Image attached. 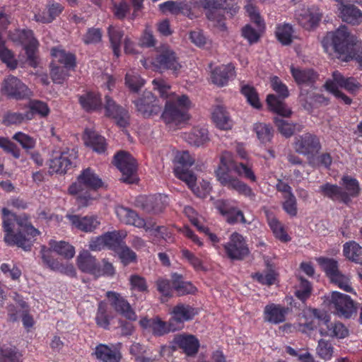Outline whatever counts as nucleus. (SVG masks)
I'll use <instances>...</instances> for the list:
<instances>
[{"mask_svg": "<svg viewBox=\"0 0 362 362\" xmlns=\"http://www.w3.org/2000/svg\"><path fill=\"white\" fill-rule=\"evenodd\" d=\"M4 241L8 246H16L30 251L36 238L40 234L27 220L20 219L7 208L2 209Z\"/></svg>", "mask_w": 362, "mask_h": 362, "instance_id": "1", "label": "nucleus"}, {"mask_svg": "<svg viewBox=\"0 0 362 362\" xmlns=\"http://www.w3.org/2000/svg\"><path fill=\"white\" fill-rule=\"evenodd\" d=\"M50 248L42 245L40 253L43 263L51 270L59 272L70 276L76 275V269L71 264H63L53 256V251L66 259L73 258L75 255V247L66 241L50 240Z\"/></svg>", "mask_w": 362, "mask_h": 362, "instance_id": "2", "label": "nucleus"}, {"mask_svg": "<svg viewBox=\"0 0 362 362\" xmlns=\"http://www.w3.org/2000/svg\"><path fill=\"white\" fill-rule=\"evenodd\" d=\"M356 39L351 35L346 25H341L334 32H328L322 40V45L326 52L332 49L342 60L356 46Z\"/></svg>", "mask_w": 362, "mask_h": 362, "instance_id": "3", "label": "nucleus"}, {"mask_svg": "<svg viewBox=\"0 0 362 362\" xmlns=\"http://www.w3.org/2000/svg\"><path fill=\"white\" fill-rule=\"evenodd\" d=\"M103 182L99 176L90 168L83 170L77 177V182L71 184L68 189L69 193L72 195L78 194V200L83 206L89 204V202L94 198L90 196V193L86 192L84 194L81 192L83 188L88 189L97 190L102 187Z\"/></svg>", "mask_w": 362, "mask_h": 362, "instance_id": "4", "label": "nucleus"}, {"mask_svg": "<svg viewBox=\"0 0 362 362\" xmlns=\"http://www.w3.org/2000/svg\"><path fill=\"white\" fill-rule=\"evenodd\" d=\"M78 268L83 273L89 274L95 278L106 276H112L115 270L113 265L103 259L102 264L88 250L81 251L76 258Z\"/></svg>", "mask_w": 362, "mask_h": 362, "instance_id": "5", "label": "nucleus"}, {"mask_svg": "<svg viewBox=\"0 0 362 362\" xmlns=\"http://www.w3.org/2000/svg\"><path fill=\"white\" fill-rule=\"evenodd\" d=\"M191 102L186 95L180 96L175 93L166 100L161 119L165 124L180 123L186 119V112L190 107Z\"/></svg>", "mask_w": 362, "mask_h": 362, "instance_id": "6", "label": "nucleus"}, {"mask_svg": "<svg viewBox=\"0 0 362 362\" xmlns=\"http://www.w3.org/2000/svg\"><path fill=\"white\" fill-rule=\"evenodd\" d=\"M271 86L272 89L279 94L276 97L274 94H269L267 97V103L269 108L274 112L282 117H288L291 110L288 109L281 99H285L289 95L287 86L282 83L278 76L271 78Z\"/></svg>", "mask_w": 362, "mask_h": 362, "instance_id": "7", "label": "nucleus"}, {"mask_svg": "<svg viewBox=\"0 0 362 362\" xmlns=\"http://www.w3.org/2000/svg\"><path fill=\"white\" fill-rule=\"evenodd\" d=\"M114 165L122 173L121 180L127 184L136 183L138 163L136 160L129 152L119 151L113 159Z\"/></svg>", "mask_w": 362, "mask_h": 362, "instance_id": "8", "label": "nucleus"}, {"mask_svg": "<svg viewBox=\"0 0 362 362\" xmlns=\"http://www.w3.org/2000/svg\"><path fill=\"white\" fill-rule=\"evenodd\" d=\"M136 111L144 118H150L158 115L162 107L158 98L151 91L145 90L139 97L132 100Z\"/></svg>", "mask_w": 362, "mask_h": 362, "instance_id": "9", "label": "nucleus"}, {"mask_svg": "<svg viewBox=\"0 0 362 362\" xmlns=\"http://www.w3.org/2000/svg\"><path fill=\"white\" fill-rule=\"evenodd\" d=\"M104 115L106 117L113 120L115 124L120 128H127L130 125L129 110L118 104L110 95L105 97Z\"/></svg>", "mask_w": 362, "mask_h": 362, "instance_id": "10", "label": "nucleus"}, {"mask_svg": "<svg viewBox=\"0 0 362 362\" xmlns=\"http://www.w3.org/2000/svg\"><path fill=\"white\" fill-rule=\"evenodd\" d=\"M77 158L78 151L74 148H66L59 153L53 154L49 160V169L52 173L65 174L74 167V162Z\"/></svg>", "mask_w": 362, "mask_h": 362, "instance_id": "11", "label": "nucleus"}, {"mask_svg": "<svg viewBox=\"0 0 362 362\" xmlns=\"http://www.w3.org/2000/svg\"><path fill=\"white\" fill-rule=\"evenodd\" d=\"M293 146L296 153L307 156L308 158L318 153L322 148L319 137L311 133L296 137Z\"/></svg>", "mask_w": 362, "mask_h": 362, "instance_id": "12", "label": "nucleus"}, {"mask_svg": "<svg viewBox=\"0 0 362 362\" xmlns=\"http://www.w3.org/2000/svg\"><path fill=\"white\" fill-rule=\"evenodd\" d=\"M226 0H200V6L207 9L206 17L209 21H214L215 25L224 29L226 25L225 18L226 9L222 7Z\"/></svg>", "mask_w": 362, "mask_h": 362, "instance_id": "13", "label": "nucleus"}, {"mask_svg": "<svg viewBox=\"0 0 362 362\" xmlns=\"http://www.w3.org/2000/svg\"><path fill=\"white\" fill-rule=\"evenodd\" d=\"M106 296L115 311L129 321H136L137 315L128 300L120 293L107 291Z\"/></svg>", "mask_w": 362, "mask_h": 362, "instance_id": "14", "label": "nucleus"}, {"mask_svg": "<svg viewBox=\"0 0 362 362\" xmlns=\"http://www.w3.org/2000/svg\"><path fill=\"white\" fill-rule=\"evenodd\" d=\"M153 64L160 69L178 71L181 65L176 53L168 46H163L153 59Z\"/></svg>", "mask_w": 362, "mask_h": 362, "instance_id": "15", "label": "nucleus"}, {"mask_svg": "<svg viewBox=\"0 0 362 362\" xmlns=\"http://www.w3.org/2000/svg\"><path fill=\"white\" fill-rule=\"evenodd\" d=\"M330 305L334 308V312L339 316L349 318L356 312V308L351 298L337 291L331 294Z\"/></svg>", "mask_w": 362, "mask_h": 362, "instance_id": "16", "label": "nucleus"}, {"mask_svg": "<svg viewBox=\"0 0 362 362\" xmlns=\"http://www.w3.org/2000/svg\"><path fill=\"white\" fill-rule=\"evenodd\" d=\"M2 91L9 98L22 100L28 98L30 91L25 84L13 76H8L4 79Z\"/></svg>", "mask_w": 362, "mask_h": 362, "instance_id": "17", "label": "nucleus"}, {"mask_svg": "<svg viewBox=\"0 0 362 362\" xmlns=\"http://www.w3.org/2000/svg\"><path fill=\"white\" fill-rule=\"evenodd\" d=\"M72 228L84 233H92L100 225L97 216L67 214L66 216Z\"/></svg>", "mask_w": 362, "mask_h": 362, "instance_id": "18", "label": "nucleus"}, {"mask_svg": "<svg viewBox=\"0 0 362 362\" xmlns=\"http://www.w3.org/2000/svg\"><path fill=\"white\" fill-rule=\"evenodd\" d=\"M174 173L175 176L184 181L197 197L204 198L209 194L211 190L209 183L204 182L201 191L199 187L196 186V176L189 168L182 169L180 167H175Z\"/></svg>", "mask_w": 362, "mask_h": 362, "instance_id": "19", "label": "nucleus"}, {"mask_svg": "<svg viewBox=\"0 0 362 362\" xmlns=\"http://www.w3.org/2000/svg\"><path fill=\"white\" fill-rule=\"evenodd\" d=\"M322 18V14L320 12L319 9L314 8H302L296 13V19L298 24L307 30L315 29L321 21Z\"/></svg>", "mask_w": 362, "mask_h": 362, "instance_id": "20", "label": "nucleus"}, {"mask_svg": "<svg viewBox=\"0 0 362 362\" xmlns=\"http://www.w3.org/2000/svg\"><path fill=\"white\" fill-rule=\"evenodd\" d=\"M173 342L177 349H181L186 356L191 357L198 353L200 346L198 339L192 334H177Z\"/></svg>", "mask_w": 362, "mask_h": 362, "instance_id": "21", "label": "nucleus"}, {"mask_svg": "<svg viewBox=\"0 0 362 362\" xmlns=\"http://www.w3.org/2000/svg\"><path fill=\"white\" fill-rule=\"evenodd\" d=\"M249 250L243 235L235 232L228 243V257L232 259L241 260L247 255Z\"/></svg>", "mask_w": 362, "mask_h": 362, "instance_id": "22", "label": "nucleus"}, {"mask_svg": "<svg viewBox=\"0 0 362 362\" xmlns=\"http://www.w3.org/2000/svg\"><path fill=\"white\" fill-rule=\"evenodd\" d=\"M77 97L81 107L88 113L97 112L102 108L101 95L97 91L86 90Z\"/></svg>", "mask_w": 362, "mask_h": 362, "instance_id": "23", "label": "nucleus"}, {"mask_svg": "<svg viewBox=\"0 0 362 362\" xmlns=\"http://www.w3.org/2000/svg\"><path fill=\"white\" fill-rule=\"evenodd\" d=\"M198 313L199 310L197 308L189 304L177 303L172 310L170 322L183 324L192 320Z\"/></svg>", "mask_w": 362, "mask_h": 362, "instance_id": "24", "label": "nucleus"}, {"mask_svg": "<svg viewBox=\"0 0 362 362\" xmlns=\"http://www.w3.org/2000/svg\"><path fill=\"white\" fill-rule=\"evenodd\" d=\"M115 212L119 221L124 224L132 225L139 228L146 226L145 220L132 209L119 206L116 208Z\"/></svg>", "mask_w": 362, "mask_h": 362, "instance_id": "25", "label": "nucleus"}, {"mask_svg": "<svg viewBox=\"0 0 362 362\" xmlns=\"http://www.w3.org/2000/svg\"><path fill=\"white\" fill-rule=\"evenodd\" d=\"M291 72L295 81L300 86L315 88L314 85L319 77L317 73L311 69H300L291 66Z\"/></svg>", "mask_w": 362, "mask_h": 362, "instance_id": "26", "label": "nucleus"}, {"mask_svg": "<svg viewBox=\"0 0 362 362\" xmlns=\"http://www.w3.org/2000/svg\"><path fill=\"white\" fill-rule=\"evenodd\" d=\"M92 356L100 362H120L122 354L117 349H112L105 344H98Z\"/></svg>", "mask_w": 362, "mask_h": 362, "instance_id": "27", "label": "nucleus"}, {"mask_svg": "<svg viewBox=\"0 0 362 362\" xmlns=\"http://www.w3.org/2000/svg\"><path fill=\"white\" fill-rule=\"evenodd\" d=\"M83 139L86 146L91 148L96 153H103L105 152L107 148L105 138L97 132L86 129Z\"/></svg>", "mask_w": 362, "mask_h": 362, "instance_id": "28", "label": "nucleus"}, {"mask_svg": "<svg viewBox=\"0 0 362 362\" xmlns=\"http://www.w3.org/2000/svg\"><path fill=\"white\" fill-rule=\"evenodd\" d=\"M21 37L29 40V42L25 46V51L29 65L35 68L37 66L36 52L38 42L34 37L33 31L31 30H23L21 31Z\"/></svg>", "mask_w": 362, "mask_h": 362, "instance_id": "29", "label": "nucleus"}, {"mask_svg": "<svg viewBox=\"0 0 362 362\" xmlns=\"http://www.w3.org/2000/svg\"><path fill=\"white\" fill-rule=\"evenodd\" d=\"M339 17L343 22L352 25L362 23V11L354 4L342 5L339 8Z\"/></svg>", "mask_w": 362, "mask_h": 362, "instance_id": "30", "label": "nucleus"}, {"mask_svg": "<svg viewBox=\"0 0 362 362\" xmlns=\"http://www.w3.org/2000/svg\"><path fill=\"white\" fill-rule=\"evenodd\" d=\"M168 199L167 196L160 194L151 195L145 198L142 207L148 213L159 214L168 205Z\"/></svg>", "mask_w": 362, "mask_h": 362, "instance_id": "31", "label": "nucleus"}, {"mask_svg": "<svg viewBox=\"0 0 362 362\" xmlns=\"http://www.w3.org/2000/svg\"><path fill=\"white\" fill-rule=\"evenodd\" d=\"M319 192L324 197H328L333 201H339L346 205H349L348 197L343 192L341 187L327 182L320 187Z\"/></svg>", "mask_w": 362, "mask_h": 362, "instance_id": "32", "label": "nucleus"}, {"mask_svg": "<svg viewBox=\"0 0 362 362\" xmlns=\"http://www.w3.org/2000/svg\"><path fill=\"white\" fill-rule=\"evenodd\" d=\"M171 282L173 288L178 296L194 294L197 291L190 281H185L183 276L176 272L171 274Z\"/></svg>", "mask_w": 362, "mask_h": 362, "instance_id": "33", "label": "nucleus"}, {"mask_svg": "<svg viewBox=\"0 0 362 362\" xmlns=\"http://www.w3.org/2000/svg\"><path fill=\"white\" fill-rule=\"evenodd\" d=\"M337 87L344 88L349 93L351 94H356V93L361 88V85L354 77H344L340 72L335 71L332 73V80Z\"/></svg>", "mask_w": 362, "mask_h": 362, "instance_id": "34", "label": "nucleus"}, {"mask_svg": "<svg viewBox=\"0 0 362 362\" xmlns=\"http://www.w3.org/2000/svg\"><path fill=\"white\" fill-rule=\"evenodd\" d=\"M124 35V30L118 26L110 25L107 28V35L110 43V47L114 56L117 58H118L121 54V46Z\"/></svg>", "mask_w": 362, "mask_h": 362, "instance_id": "35", "label": "nucleus"}, {"mask_svg": "<svg viewBox=\"0 0 362 362\" xmlns=\"http://www.w3.org/2000/svg\"><path fill=\"white\" fill-rule=\"evenodd\" d=\"M52 56L64 67L74 69L76 66V57L74 53L67 52L59 47H53L51 49Z\"/></svg>", "mask_w": 362, "mask_h": 362, "instance_id": "36", "label": "nucleus"}, {"mask_svg": "<svg viewBox=\"0 0 362 362\" xmlns=\"http://www.w3.org/2000/svg\"><path fill=\"white\" fill-rule=\"evenodd\" d=\"M288 308L281 307L279 305L269 304L264 308V319L273 324H278L285 321V315L287 313Z\"/></svg>", "mask_w": 362, "mask_h": 362, "instance_id": "37", "label": "nucleus"}, {"mask_svg": "<svg viewBox=\"0 0 362 362\" xmlns=\"http://www.w3.org/2000/svg\"><path fill=\"white\" fill-rule=\"evenodd\" d=\"M112 319L111 312L107 303L100 301L95 313V320L98 327L104 329H110V321Z\"/></svg>", "mask_w": 362, "mask_h": 362, "instance_id": "38", "label": "nucleus"}, {"mask_svg": "<svg viewBox=\"0 0 362 362\" xmlns=\"http://www.w3.org/2000/svg\"><path fill=\"white\" fill-rule=\"evenodd\" d=\"M0 362H23V353L16 346L0 343Z\"/></svg>", "mask_w": 362, "mask_h": 362, "instance_id": "39", "label": "nucleus"}, {"mask_svg": "<svg viewBox=\"0 0 362 362\" xmlns=\"http://www.w3.org/2000/svg\"><path fill=\"white\" fill-rule=\"evenodd\" d=\"M228 187L237 192L240 195L255 200V194L252 188L238 177L228 175Z\"/></svg>", "mask_w": 362, "mask_h": 362, "instance_id": "40", "label": "nucleus"}, {"mask_svg": "<svg viewBox=\"0 0 362 362\" xmlns=\"http://www.w3.org/2000/svg\"><path fill=\"white\" fill-rule=\"evenodd\" d=\"M29 110L25 112L26 120H31L35 115L40 117H46L50 112L48 105L39 100H30L28 104Z\"/></svg>", "mask_w": 362, "mask_h": 362, "instance_id": "41", "label": "nucleus"}, {"mask_svg": "<svg viewBox=\"0 0 362 362\" xmlns=\"http://www.w3.org/2000/svg\"><path fill=\"white\" fill-rule=\"evenodd\" d=\"M125 232L113 230L103 234L105 247L116 252L124 243L123 239L126 237Z\"/></svg>", "mask_w": 362, "mask_h": 362, "instance_id": "42", "label": "nucleus"}, {"mask_svg": "<svg viewBox=\"0 0 362 362\" xmlns=\"http://www.w3.org/2000/svg\"><path fill=\"white\" fill-rule=\"evenodd\" d=\"M341 185L343 186V192L348 197L349 204L351 202V198L357 197L360 194L359 183L356 179L344 175L341 178Z\"/></svg>", "mask_w": 362, "mask_h": 362, "instance_id": "43", "label": "nucleus"}, {"mask_svg": "<svg viewBox=\"0 0 362 362\" xmlns=\"http://www.w3.org/2000/svg\"><path fill=\"white\" fill-rule=\"evenodd\" d=\"M185 139L189 144L200 146L209 140L208 131L205 128L194 127L185 134Z\"/></svg>", "mask_w": 362, "mask_h": 362, "instance_id": "44", "label": "nucleus"}, {"mask_svg": "<svg viewBox=\"0 0 362 362\" xmlns=\"http://www.w3.org/2000/svg\"><path fill=\"white\" fill-rule=\"evenodd\" d=\"M343 252L348 259L362 265V247L357 243H346L343 246Z\"/></svg>", "mask_w": 362, "mask_h": 362, "instance_id": "45", "label": "nucleus"}, {"mask_svg": "<svg viewBox=\"0 0 362 362\" xmlns=\"http://www.w3.org/2000/svg\"><path fill=\"white\" fill-rule=\"evenodd\" d=\"M252 129L262 144H266L272 141L274 130L269 124L263 122H256L253 124Z\"/></svg>", "mask_w": 362, "mask_h": 362, "instance_id": "46", "label": "nucleus"}, {"mask_svg": "<svg viewBox=\"0 0 362 362\" xmlns=\"http://www.w3.org/2000/svg\"><path fill=\"white\" fill-rule=\"evenodd\" d=\"M320 333L322 336L343 339L348 336L349 330L341 322H337L334 325H329V323H328V327H320Z\"/></svg>", "mask_w": 362, "mask_h": 362, "instance_id": "47", "label": "nucleus"}, {"mask_svg": "<svg viewBox=\"0 0 362 362\" xmlns=\"http://www.w3.org/2000/svg\"><path fill=\"white\" fill-rule=\"evenodd\" d=\"M276 36L283 45H289L293 42V27L288 23L279 25L276 27Z\"/></svg>", "mask_w": 362, "mask_h": 362, "instance_id": "48", "label": "nucleus"}, {"mask_svg": "<svg viewBox=\"0 0 362 362\" xmlns=\"http://www.w3.org/2000/svg\"><path fill=\"white\" fill-rule=\"evenodd\" d=\"M274 122L277 127L278 131L285 137H291L296 130L300 131V125L288 123L284 119L275 117Z\"/></svg>", "mask_w": 362, "mask_h": 362, "instance_id": "49", "label": "nucleus"}, {"mask_svg": "<svg viewBox=\"0 0 362 362\" xmlns=\"http://www.w3.org/2000/svg\"><path fill=\"white\" fill-rule=\"evenodd\" d=\"M245 8L251 22L255 25L259 31H264L266 28L265 22L262 18L257 7L253 4H247Z\"/></svg>", "mask_w": 362, "mask_h": 362, "instance_id": "50", "label": "nucleus"}, {"mask_svg": "<svg viewBox=\"0 0 362 362\" xmlns=\"http://www.w3.org/2000/svg\"><path fill=\"white\" fill-rule=\"evenodd\" d=\"M129 289L132 292L148 293V286L144 277L139 274H132L129 276Z\"/></svg>", "mask_w": 362, "mask_h": 362, "instance_id": "51", "label": "nucleus"}, {"mask_svg": "<svg viewBox=\"0 0 362 362\" xmlns=\"http://www.w3.org/2000/svg\"><path fill=\"white\" fill-rule=\"evenodd\" d=\"M176 329L173 327L172 322L168 324L166 322L163 321L159 317H153V324H151V330L155 336L160 337L171 331H175Z\"/></svg>", "mask_w": 362, "mask_h": 362, "instance_id": "52", "label": "nucleus"}, {"mask_svg": "<svg viewBox=\"0 0 362 362\" xmlns=\"http://www.w3.org/2000/svg\"><path fill=\"white\" fill-rule=\"evenodd\" d=\"M241 93L247 98L248 103L255 109H260L262 104L256 89L251 86L244 85L241 88Z\"/></svg>", "mask_w": 362, "mask_h": 362, "instance_id": "53", "label": "nucleus"}, {"mask_svg": "<svg viewBox=\"0 0 362 362\" xmlns=\"http://www.w3.org/2000/svg\"><path fill=\"white\" fill-rule=\"evenodd\" d=\"M317 261L329 279L339 272L338 262L334 259L319 257Z\"/></svg>", "mask_w": 362, "mask_h": 362, "instance_id": "54", "label": "nucleus"}, {"mask_svg": "<svg viewBox=\"0 0 362 362\" xmlns=\"http://www.w3.org/2000/svg\"><path fill=\"white\" fill-rule=\"evenodd\" d=\"M316 351L320 358L329 361L332 357L334 347L329 341L321 339L318 341Z\"/></svg>", "mask_w": 362, "mask_h": 362, "instance_id": "55", "label": "nucleus"}, {"mask_svg": "<svg viewBox=\"0 0 362 362\" xmlns=\"http://www.w3.org/2000/svg\"><path fill=\"white\" fill-rule=\"evenodd\" d=\"M71 69L59 65H51L50 76L54 83L62 84L69 76V71Z\"/></svg>", "mask_w": 362, "mask_h": 362, "instance_id": "56", "label": "nucleus"}, {"mask_svg": "<svg viewBox=\"0 0 362 362\" xmlns=\"http://www.w3.org/2000/svg\"><path fill=\"white\" fill-rule=\"evenodd\" d=\"M103 30L99 28H90L82 37L85 45H96L102 41Z\"/></svg>", "mask_w": 362, "mask_h": 362, "instance_id": "57", "label": "nucleus"}, {"mask_svg": "<svg viewBox=\"0 0 362 362\" xmlns=\"http://www.w3.org/2000/svg\"><path fill=\"white\" fill-rule=\"evenodd\" d=\"M144 83L145 81L138 74L127 73L125 84L132 92L137 93L144 86Z\"/></svg>", "mask_w": 362, "mask_h": 362, "instance_id": "58", "label": "nucleus"}, {"mask_svg": "<svg viewBox=\"0 0 362 362\" xmlns=\"http://www.w3.org/2000/svg\"><path fill=\"white\" fill-rule=\"evenodd\" d=\"M152 83L153 85V89L159 93L160 98L168 100L169 98L173 97V94L174 93H170L171 86L163 78H154L152 81Z\"/></svg>", "mask_w": 362, "mask_h": 362, "instance_id": "59", "label": "nucleus"}, {"mask_svg": "<svg viewBox=\"0 0 362 362\" xmlns=\"http://www.w3.org/2000/svg\"><path fill=\"white\" fill-rule=\"evenodd\" d=\"M212 120L216 126L221 129H226V109L223 105H217L212 112Z\"/></svg>", "mask_w": 362, "mask_h": 362, "instance_id": "60", "label": "nucleus"}, {"mask_svg": "<svg viewBox=\"0 0 362 362\" xmlns=\"http://www.w3.org/2000/svg\"><path fill=\"white\" fill-rule=\"evenodd\" d=\"M117 253L121 262L124 265H128L136 261V254L124 243L115 252Z\"/></svg>", "mask_w": 362, "mask_h": 362, "instance_id": "61", "label": "nucleus"}, {"mask_svg": "<svg viewBox=\"0 0 362 362\" xmlns=\"http://www.w3.org/2000/svg\"><path fill=\"white\" fill-rule=\"evenodd\" d=\"M308 163L313 168L324 166L326 168H329L332 165V158L329 153H322L317 157H315V155L309 156Z\"/></svg>", "mask_w": 362, "mask_h": 362, "instance_id": "62", "label": "nucleus"}, {"mask_svg": "<svg viewBox=\"0 0 362 362\" xmlns=\"http://www.w3.org/2000/svg\"><path fill=\"white\" fill-rule=\"evenodd\" d=\"M181 252L182 257L189 262L195 271L199 272L206 270V267L204 266L202 260L197 257L193 252H190L187 249L182 250Z\"/></svg>", "mask_w": 362, "mask_h": 362, "instance_id": "63", "label": "nucleus"}, {"mask_svg": "<svg viewBox=\"0 0 362 362\" xmlns=\"http://www.w3.org/2000/svg\"><path fill=\"white\" fill-rule=\"evenodd\" d=\"M211 81L218 86H223L226 83V66L223 64L212 69Z\"/></svg>", "mask_w": 362, "mask_h": 362, "instance_id": "64", "label": "nucleus"}]
</instances>
